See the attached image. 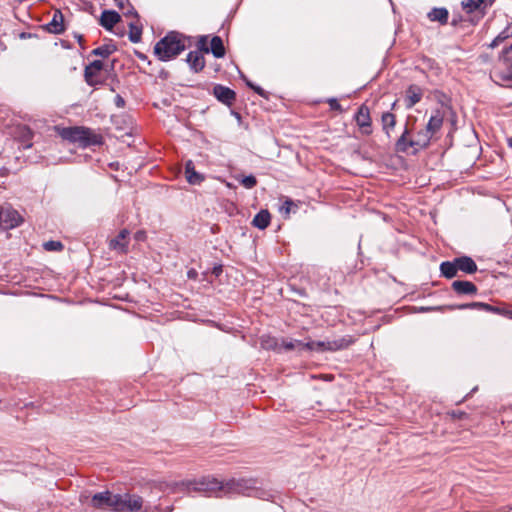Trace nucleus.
Segmentation results:
<instances>
[{
	"instance_id": "obj_1",
	"label": "nucleus",
	"mask_w": 512,
	"mask_h": 512,
	"mask_svg": "<svg viewBox=\"0 0 512 512\" xmlns=\"http://www.w3.org/2000/svg\"><path fill=\"white\" fill-rule=\"evenodd\" d=\"M186 49V37L177 32L170 31L154 46L155 56L163 62L170 61Z\"/></svg>"
},
{
	"instance_id": "obj_2",
	"label": "nucleus",
	"mask_w": 512,
	"mask_h": 512,
	"mask_svg": "<svg viewBox=\"0 0 512 512\" xmlns=\"http://www.w3.org/2000/svg\"><path fill=\"white\" fill-rule=\"evenodd\" d=\"M62 137L81 147H89L102 144L103 138L100 134L87 127H69L62 132Z\"/></svg>"
},
{
	"instance_id": "obj_3",
	"label": "nucleus",
	"mask_w": 512,
	"mask_h": 512,
	"mask_svg": "<svg viewBox=\"0 0 512 512\" xmlns=\"http://www.w3.org/2000/svg\"><path fill=\"white\" fill-rule=\"evenodd\" d=\"M224 481L213 476H205L199 480L189 481L187 489L195 492L214 494L217 497L223 496Z\"/></svg>"
},
{
	"instance_id": "obj_4",
	"label": "nucleus",
	"mask_w": 512,
	"mask_h": 512,
	"mask_svg": "<svg viewBox=\"0 0 512 512\" xmlns=\"http://www.w3.org/2000/svg\"><path fill=\"white\" fill-rule=\"evenodd\" d=\"M117 505L114 507L116 512H138L142 509L144 500L136 494L124 493L117 494Z\"/></svg>"
},
{
	"instance_id": "obj_5",
	"label": "nucleus",
	"mask_w": 512,
	"mask_h": 512,
	"mask_svg": "<svg viewBox=\"0 0 512 512\" xmlns=\"http://www.w3.org/2000/svg\"><path fill=\"white\" fill-rule=\"evenodd\" d=\"M255 488V481L252 479H229L224 482L223 495L243 494L251 495L250 491Z\"/></svg>"
},
{
	"instance_id": "obj_6",
	"label": "nucleus",
	"mask_w": 512,
	"mask_h": 512,
	"mask_svg": "<svg viewBox=\"0 0 512 512\" xmlns=\"http://www.w3.org/2000/svg\"><path fill=\"white\" fill-rule=\"evenodd\" d=\"M412 141V125L407 121L403 127V131L394 143V151L406 155H417L419 152L416 146H409L408 144Z\"/></svg>"
},
{
	"instance_id": "obj_7",
	"label": "nucleus",
	"mask_w": 512,
	"mask_h": 512,
	"mask_svg": "<svg viewBox=\"0 0 512 512\" xmlns=\"http://www.w3.org/2000/svg\"><path fill=\"white\" fill-rule=\"evenodd\" d=\"M492 76L501 81H512V55L505 49L492 70Z\"/></svg>"
},
{
	"instance_id": "obj_8",
	"label": "nucleus",
	"mask_w": 512,
	"mask_h": 512,
	"mask_svg": "<svg viewBox=\"0 0 512 512\" xmlns=\"http://www.w3.org/2000/svg\"><path fill=\"white\" fill-rule=\"evenodd\" d=\"M354 121L359 128V131L364 136H369L373 133L372 118L370 109L366 104H361L354 115Z\"/></svg>"
},
{
	"instance_id": "obj_9",
	"label": "nucleus",
	"mask_w": 512,
	"mask_h": 512,
	"mask_svg": "<svg viewBox=\"0 0 512 512\" xmlns=\"http://www.w3.org/2000/svg\"><path fill=\"white\" fill-rule=\"evenodd\" d=\"M20 214L9 205L0 206V228L13 229L22 223Z\"/></svg>"
},
{
	"instance_id": "obj_10",
	"label": "nucleus",
	"mask_w": 512,
	"mask_h": 512,
	"mask_svg": "<svg viewBox=\"0 0 512 512\" xmlns=\"http://www.w3.org/2000/svg\"><path fill=\"white\" fill-rule=\"evenodd\" d=\"M117 494H113L110 491H104L96 493L92 497V505L95 508H111L114 511L115 505H117Z\"/></svg>"
},
{
	"instance_id": "obj_11",
	"label": "nucleus",
	"mask_w": 512,
	"mask_h": 512,
	"mask_svg": "<svg viewBox=\"0 0 512 512\" xmlns=\"http://www.w3.org/2000/svg\"><path fill=\"white\" fill-rule=\"evenodd\" d=\"M444 122V114L441 110L437 109L435 110L432 115L430 116L426 126L423 128L427 136L430 140L434 137L435 134H437Z\"/></svg>"
},
{
	"instance_id": "obj_12",
	"label": "nucleus",
	"mask_w": 512,
	"mask_h": 512,
	"mask_svg": "<svg viewBox=\"0 0 512 512\" xmlns=\"http://www.w3.org/2000/svg\"><path fill=\"white\" fill-rule=\"evenodd\" d=\"M103 68V63L100 60H95L85 67L84 77L89 86H96L101 83L99 74Z\"/></svg>"
},
{
	"instance_id": "obj_13",
	"label": "nucleus",
	"mask_w": 512,
	"mask_h": 512,
	"mask_svg": "<svg viewBox=\"0 0 512 512\" xmlns=\"http://www.w3.org/2000/svg\"><path fill=\"white\" fill-rule=\"evenodd\" d=\"M213 95L217 100L227 106H231L236 99V93L234 90L221 84H217L213 87Z\"/></svg>"
},
{
	"instance_id": "obj_14",
	"label": "nucleus",
	"mask_w": 512,
	"mask_h": 512,
	"mask_svg": "<svg viewBox=\"0 0 512 512\" xmlns=\"http://www.w3.org/2000/svg\"><path fill=\"white\" fill-rule=\"evenodd\" d=\"M129 231L127 229H122L119 234L110 240L109 248L120 253H126L128 249V236Z\"/></svg>"
},
{
	"instance_id": "obj_15",
	"label": "nucleus",
	"mask_w": 512,
	"mask_h": 512,
	"mask_svg": "<svg viewBox=\"0 0 512 512\" xmlns=\"http://www.w3.org/2000/svg\"><path fill=\"white\" fill-rule=\"evenodd\" d=\"M422 97H423L422 88L417 85H410L405 92V107L407 109H411L418 102L421 101Z\"/></svg>"
},
{
	"instance_id": "obj_16",
	"label": "nucleus",
	"mask_w": 512,
	"mask_h": 512,
	"mask_svg": "<svg viewBox=\"0 0 512 512\" xmlns=\"http://www.w3.org/2000/svg\"><path fill=\"white\" fill-rule=\"evenodd\" d=\"M452 290L458 295H476L477 287L471 281L456 280L451 284Z\"/></svg>"
},
{
	"instance_id": "obj_17",
	"label": "nucleus",
	"mask_w": 512,
	"mask_h": 512,
	"mask_svg": "<svg viewBox=\"0 0 512 512\" xmlns=\"http://www.w3.org/2000/svg\"><path fill=\"white\" fill-rule=\"evenodd\" d=\"M412 139L413 141L408 143L409 146H416V149L418 152L425 150L429 147L431 140L425 133V131L422 129H419L417 131H414V127L412 126Z\"/></svg>"
},
{
	"instance_id": "obj_18",
	"label": "nucleus",
	"mask_w": 512,
	"mask_h": 512,
	"mask_svg": "<svg viewBox=\"0 0 512 512\" xmlns=\"http://www.w3.org/2000/svg\"><path fill=\"white\" fill-rule=\"evenodd\" d=\"M397 119L396 115L391 112H383L381 115V126L382 131L388 139L392 137L394 129L396 127Z\"/></svg>"
},
{
	"instance_id": "obj_19",
	"label": "nucleus",
	"mask_w": 512,
	"mask_h": 512,
	"mask_svg": "<svg viewBox=\"0 0 512 512\" xmlns=\"http://www.w3.org/2000/svg\"><path fill=\"white\" fill-rule=\"evenodd\" d=\"M191 70L200 72L205 67V59L201 51H190L186 58Z\"/></svg>"
},
{
	"instance_id": "obj_20",
	"label": "nucleus",
	"mask_w": 512,
	"mask_h": 512,
	"mask_svg": "<svg viewBox=\"0 0 512 512\" xmlns=\"http://www.w3.org/2000/svg\"><path fill=\"white\" fill-rule=\"evenodd\" d=\"M121 20L120 15L114 10H104L101 14L100 25L106 30L112 28Z\"/></svg>"
},
{
	"instance_id": "obj_21",
	"label": "nucleus",
	"mask_w": 512,
	"mask_h": 512,
	"mask_svg": "<svg viewBox=\"0 0 512 512\" xmlns=\"http://www.w3.org/2000/svg\"><path fill=\"white\" fill-rule=\"evenodd\" d=\"M454 260L458 271L464 272L466 274H473L478 269L475 261L469 256L456 257Z\"/></svg>"
},
{
	"instance_id": "obj_22",
	"label": "nucleus",
	"mask_w": 512,
	"mask_h": 512,
	"mask_svg": "<svg viewBox=\"0 0 512 512\" xmlns=\"http://www.w3.org/2000/svg\"><path fill=\"white\" fill-rule=\"evenodd\" d=\"M449 309H451V310H454V309H457V310L478 309V310H483L486 312H493V313H496L499 311V309L497 307H494L490 304L483 303V302H471V303H466V304L451 305V306H449Z\"/></svg>"
},
{
	"instance_id": "obj_23",
	"label": "nucleus",
	"mask_w": 512,
	"mask_h": 512,
	"mask_svg": "<svg viewBox=\"0 0 512 512\" xmlns=\"http://www.w3.org/2000/svg\"><path fill=\"white\" fill-rule=\"evenodd\" d=\"M47 30L53 34H61L65 31L64 17L61 11L56 10L52 20L46 25Z\"/></svg>"
},
{
	"instance_id": "obj_24",
	"label": "nucleus",
	"mask_w": 512,
	"mask_h": 512,
	"mask_svg": "<svg viewBox=\"0 0 512 512\" xmlns=\"http://www.w3.org/2000/svg\"><path fill=\"white\" fill-rule=\"evenodd\" d=\"M185 176L187 182L192 185H198L204 181V176L195 170L192 160H188L185 163Z\"/></svg>"
},
{
	"instance_id": "obj_25",
	"label": "nucleus",
	"mask_w": 512,
	"mask_h": 512,
	"mask_svg": "<svg viewBox=\"0 0 512 512\" xmlns=\"http://www.w3.org/2000/svg\"><path fill=\"white\" fill-rule=\"evenodd\" d=\"M271 222V215L268 210H260L253 218L252 225L260 230L266 229Z\"/></svg>"
},
{
	"instance_id": "obj_26",
	"label": "nucleus",
	"mask_w": 512,
	"mask_h": 512,
	"mask_svg": "<svg viewBox=\"0 0 512 512\" xmlns=\"http://www.w3.org/2000/svg\"><path fill=\"white\" fill-rule=\"evenodd\" d=\"M448 16H449V13L446 8H433L428 13V18L430 21H433V22L437 21L442 25L447 24Z\"/></svg>"
},
{
	"instance_id": "obj_27",
	"label": "nucleus",
	"mask_w": 512,
	"mask_h": 512,
	"mask_svg": "<svg viewBox=\"0 0 512 512\" xmlns=\"http://www.w3.org/2000/svg\"><path fill=\"white\" fill-rule=\"evenodd\" d=\"M440 272L441 275L447 279H452L457 275L458 268L455 263V260L453 261H444L440 264Z\"/></svg>"
},
{
	"instance_id": "obj_28",
	"label": "nucleus",
	"mask_w": 512,
	"mask_h": 512,
	"mask_svg": "<svg viewBox=\"0 0 512 512\" xmlns=\"http://www.w3.org/2000/svg\"><path fill=\"white\" fill-rule=\"evenodd\" d=\"M210 52L216 58H222L225 55V48L221 37L213 36L210 42Z\"/></svg>"
},
{
	"instance_id": "obj_29",
	"label": "nucleus",
	"mask_w": 512,
	"mask_h": 512,
	"mask_svg": "<svg viewBox=\"0 0 512 512\" xmlns=\"http://www.w3.org/2000/svg\"><path fill=\"white\" fill-rule=\"evenodd\" d=\"M329 342V351H337L349 347L354 342V339L351 336H344Z\"/></svg>"
},
{
	"instance_id": "obj_30",
	"label": "nucleus",
	"mask_w": 512,
	"mask_h": 512,
	"mask_svg": "<svg viewBox=\"0 0 512 512\" xmlns=\"http://www.w3.org/2000/svg\"><path fill=\"white\" fill-rule=\"evenodd\" d=\"M512 37V23L508 24L490 43L489 47L496 48L502 42Z\"/></svg>"
},
{
	"instance_id": "obj_31",
	"label": "nucleus",
	"mask_w": 512,
	"mask_h": 512,
	"mask_svg": "<svg viewBox=\"0 0 512 512\" xmlns=\"http://www.w3.org/2000/svg\"><path fill=\"white\" fill-rule=\"evenodd\" d=\"M142 27L131 22L129 23V40L132 43H138L141 41Z\"/></svg>"
},
{
	"instance_id": "obj_32",
	"label": "nucleus",
	"mask_w": 512,
	"mask_h": 512,
	"mask_svg": "<svg viewBox=\"0 0 512 512\" xmlns=\"http://www.w3.org/2000/svg\"><path fill=\"white\" fill-rule=\"evenodd\" d=\"M116 51V46L113 44H105L95 48L92 54L106 58Z\"/></svg>"
},
{
	"instance_id": "obj_33",
	"label": "nucleus",
	"mask_w": 512,
	"mask_h": 512,
	"mask_svg": "<svg viewBox=\"0 0 512 512\" xmlns=\"http://www.w3.org/2000/svg\"><path fill=\"white\" fill-rule=\"evenodd\" d=\"M21 140L23 142L24 148H30L32 146L31 139L33 137V132L27 126H22L19 128Z\"/></svg>"
},
{
	"instance_id": "obj_34",
	"label": "nucleus",
	"mask_w": 512,
	"mask_h": 512,
	"mask_svg": "<svg viewBox=\"0 0 512 512\" xmlns=\"http://www.w3.org/2000/svg\"><path fill=\"white\" fill-rule=\"evenodd\" d=\"M485 0H464L462 1V7L467 13H472L478 10Z\"/></svg>"
},
{
	"instance_id": "obj_35",
	"label": "nucleus",
	"mask_w": 512,
	"mask_h": 512,
	"mask_svg": "<svg viewBox=\"0 0 512 512\" xmlns=\"http://www.w3.org/2000/svg\"><path fill=\"white\" fill-rule=\"evenodd\" d=\"M43 248L46 251L58 252L63 250L64 245L60 241L50 240L43 243Z\"/></svg>"
},
{
	"instance_id": "obj_36",
	"label": "nucleus",
	"mask_w": 512,
	"mask_h": 512,
	"mask_svg": "<svg viewBox=\"0 0 512 512\" xmlns=\"http://www.w3.org/2000/svg\"><path fill=\"white\" fill-rule=\"evenodd\" d=\"M240 183L246 188V189H252L257 185V179L254 175H248L244 176Z\"/></svg>"
},
{
	"instance_id": "obj_37",
	"label": "nucleus",
	"mask_w": 512,
	"mask_h": 512,
	"mask_svg": "<svg viewBox=\"0 0 512 512\" xmlns=\"http://www.w3.org/2000/svg\"><path fill=\"white\" fill-rule=\"evenodd\" d=\"M281 345H282V347L285 350L291 351V350L295 349L296 347H299L300 345H302V342L299 341V340H285V339H283Z\"/></svg>"
},
{
	"instance_id": "obj_38",
	"label": "nucleus",
	"mask_w": 512,
	"mask_h": 512,
	"mask_svg": "<svg viewBox=\"0 0 512 512\" xmlns=\"http://www.w3.org/2000/svg\"><path fill=\"white\" fill-rule=\"evenodd\" d=\"M327 103L329 104V107L331 110H335V111H339V112L343 111L341 104L338 102V100L336 98H330L327 101Z\"/></svg>"
},
{
	"instance_id": "obj_39",
	"label": "nucleus",
	"mask_w": 512,
	"mask_h": 512,
	"mask_svg": "<svg viewBox=\"0 0 512 512\" xmlns=\"http://www.w3.org/2000/svg\"><path fill=\"white\" fill-rule=\"evenodd\" d=\"M330 342L329 341H315V349L320 351H329Z\"/></svg>"
},
{
	"instance_id": "obj_40",
	"label": "nucleus",
	"mask_w": 512,
	"mask_h": 512,
	"mask_svg": "<svg viewBox=\"0 0 512 512\" xmlns=\"http://www.w3.org/2000/svg\"><path fill=\"white\" fill-rule=\"evenodd\" d=\"M206 43H207V37L206 36L200 37L199 42H198L199 48H200L199 51L205 52V53L210 52L209 48L206 46Z\"/></svg>"
},
{
	"instance_id": "obj_41",
	"label": "nucleus",
	"mask_w": 512,
	"mask_h": 512,
	"mask_svg": "<svg viewBox=\"0 0 512 512\" xmlns=\"http://www.w3.org/2000/svg\"><path fill=\"white\" fill-rule=\"evenodd\" d=\"M246 83H247V85H248L251 89H253V90H254L258 95H260V96H264V93H265V92H264V90H263L260 86L254 85L253 83H251V82H249V81H247Z\"/></svg>"
},
{
	"instance_id": "obj_42",
	"label": "nucleus",
	"mask_w": 512,
	"mask_h": 512,
	"mask_svg": "<svg viewBox=\"0 0 512 512\" xmlns=\"http://www.w3.org/2000/svg\"><path fill=\"white\" fill-rule=\"evenodd\" d=\"M114 102H115V105H116L118 108H124V106H125V100H124V98H123L121 95H119V94L115 96Z\"/></svg>"
},
{
	"instance_id": "obj_43",
	"label": "nucleus",
	"mask_w": 512,
	"mask_h": 512,
	"mask_svg": "<svg viewBox=\"0 0 512 512\" xmlns=\"http://www.w3.org/2000/svg\"><path fill=\"white\" fill-rule=\"evenodd\" d=\"M292 205H293L292 200L287 199V200L284 202V204H283V206H282V208H281V209H282V210H284L286 213H289Z\"/></svg>"
},
{
	"instance_id": "obj_44",
	"label": "nucleus",
	"mask_w": 512,
	"mask_h": 512,
	"mask_svg": "<svg viewBox=\"0 0 512 512\" xmlns=\"http://www.w3.org/2000/svg\"><path fill=\"white\" fill-rule=\"evenodd\" d=\"M300 346L305 349H308V350H315V341H311V342H307V343L302 342V345H300Z\"/></svg>"
},
{
	"instance_id": "obj_45",
	"label": "nucleus",
	"mask_w": 512,
	"mask_h": 512,
	"mask_svg": "<svg viewBox=\"0 0 512 512\" xmlns=\"http://www.w3.org/2000/svg\"><path fill=\"white\" fill-rule=\"evenodd\" d=\"M270 341H271V343L270 342H267V344L263 343L264 347H266V348H273L274 345H276L275 339H271Z\"/></svg>"
},
{
	"instance_id": "obj_46",
	"label": "nucleus",
	"mask_w": 512,
	"mask_h": 512,
	"mask_svg": "<svg viewBox=\"0 0 512 512\" xmlns=\"http://www.w3.org/2000/svg\"><path fill=\"white\" fill-rule=\"evenodd\" d=\"M440 309H441L440 307H437V308H431V307H428V308H422V310H424V311L440 310Z\"/></svg>"
},
{
	"instance_id": "obj_47",
	"label": "nucleus",
	"mask_w": 512,
	"mask_h": 512,
	"mask_svg": "<svg viewBox=\"0 0 512 512\" xmlns=\"http://www.w3.org/2000/svg\"><path fill=\"white\" fill-rule=\"evenodd\" d=\"M126 14L137 16V12L134 9L129 10Z\"/></svg>"
},
{
	"instance_id": "obj_48",
	"label": "nucleus",
	"mask_w": 512,
	"mask_h": 512,
	"mask_svg": "<svg viewBox=\"0 0 512 512\" xmlns=\"http://www.w3.org/2000/svg\"><path fill=\"white\" fill-rule=\"evenodd\" d=\"M507 144L510 148H512V136L507 138Z\"/></svg>"
},
{
	"instance_id": "obj_49",
	"label": "nucleus",
	"mask_w": 512,
	"mask_h": 512,
	"mask_svg": "<svg viewBox=\"0 0 512 512\" xmlns=\"http://www.w3.org/2000/svg\"><path fill=\"white\" fill-rule=\"evenodd\" d=\"M137 56L140 58V59H146V56L142 53H137Z\"/></svg>"
},
{
	"instance_id": "obj_50",
	"label": "nucleus",
	"mask_w": 512,
	"mask_h": 512,
	"mask_svg": "<svg viewBox=\"0 0 512 512\" xmlns=\"http://www.w3.org/2000/svg\"><path fill=\"white\" fill-rule=\"evenodd\" d=\"M142 235H143V233L139 232V233H137V234H136V238H137V239H141V238H142Z\"/></svg>"
},
{
	"instance_id": "obj_51",
	"label": "nucleus",
	"mask_w": 512,
	"mask_h": 512,
	"mask_svg": "<svg viewBox=\"0 0 512 512\" xmlns=\"http://www.w3.org/2000/svg\"><path fill=\"white\" fill-rule=\"evenodd\" d=\"M117 5L119 6V8H123V1H122V0H120V1L117 3Z\"/></svg>"
},
{
	"instance_id": "obj_52",
	"label": "nucleus",
	"mask_w": 512,
	"mask_h": 512,
	"mask_svg": "<svg viewBox=\"0 0 512 512\" xmlns=\"http://www.w3.org/2000/svg\"><path fill=\"white\" fill-rule=\"evenodd\" d=\"M221 271V267H219L218 269L215 268V273Z\"/></svg>"
},
{
	"instance_id": "obj_53",
	"label": "nucleus",
	"mask_w": 512,
	"mask_h": 512,
	"mask_svg": "<svg viewBox=\"0 0 512 512\" xmlns=\"http://www.w3.org/2000/svg\"><path fill=\"white\" fill-rule=\"evenodd\" d=\"M189 277L193 276V273L191 271L188 272Z\"/></svg>"
},
{
	"instance_id": "obj_54",
	"label": "nucleus",
	"mask_w": 512,
	"mask_h": 512,
	"mask_svg": "<svg viewBox=\"0 0 512 512\" xmlns=\"http://www.w3.org/2000/svg\"><path fill=\"white\" fill-rule=\"evenodd\" d=\"M189 277L193 276V273L191 271L188 272Z\"/></svg>"
},
{
	"instance_id": "obj_55",
	"label": "nucleus",
	"mask_w": 512,
	"mask_h": 512,
	"mask_svg": "<svg viewBox=\"0 0 512 512\" xmlns=\"http://www.w3.org/2000/svg\"><path fill=\"white\" fill-rule=\"evenodd\" d=\"M508 313H509L510 317L512 318V311H509Z\"/></svg>"
}]
</instances>
